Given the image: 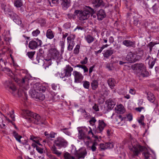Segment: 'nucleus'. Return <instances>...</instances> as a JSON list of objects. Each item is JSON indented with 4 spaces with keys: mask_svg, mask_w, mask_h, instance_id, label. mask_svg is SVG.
Instances as JSON below:
<instances>
[{
    "mask_svg": "<svg viewBox=\"0 0 159 159\" xmlns=\"http://www.w3.org/2000/svg\"><path fill=\"white\" fill-rule=\"evenodd\" d=\"M23 113L26 119H29L30 121L33 118V122L37 125H45L46 122L44 119L41 118L39 115L36 113L31 112L28 110H24L23 111Z\"/></svg>",
    "mask_w": 159,
    "mask_h": 159,
    "instance_id": "nucleus-1",
    "label": "nucleus"
},
{
    "mask_svg": "<svg viewBox=\"0 0 159 159\" xmlns=\"http://www.w3.org/2000/svg\"><path fill=\"white\" fill-rule=\"evenodd\" d=\"M93 10L89 7H86L83 11L76 10L74 12L75 16L78 15V17L81 20H84L88 19L90 14L93 13Z\"/></svg>",
    "mask_w": 159,
    "mask_h": 159,
    "instance_id": "nucleus-2",
    "label": "nucleus"
},
{
    "mask_svg": "<svg viewBox=\"0 0 159 159\" xmlns=\"http://www.w3.org/2000/svg\"><path fill=\"white\" fill-rule=\"evenodd\" d=\"M132 69L138 71L140 76L143 77L148 76L149 73L146 71V67L142 63L136 64L132 66Z\"/></svg>",
    "mask_w": 159,
    "mask_h": 159,
    "instance_id": "nucleus-3",
    "label": "nucleus"
},
{
    "mask_svg": "<svg viewBox=\"0 0 159 159\" xmlns=\"http://www.w3.org/2000/svg\"><path fill=\"white\" fill-rule=\"evenodd\" d=\"M54 143L55 146L59 148L66 147L67 145V142L66 140L61 137L57 138L54 141Z\"/></svg>",
    "mask_w": 159,
    "mask_h": 159,
    "instance_id": "nucleus-4",
    "label": "nucleus"
},
{
    "mask_svg": "<svg viewBox=\"0 0 159 159\" xmlns=\"http://www.w3.org/2000/svg\"><path fill=\"white\" fill-rule=\"evenodd\" d=\"M87 154L86 149L84 148L79 149L76 150L74 152L75 157L76 159L84 158Z\"/></svg>",
    "mask_w": 159,
    "mask_h": 159,
    "instance_id": "nucleus-5",
    "label": "nucleus"
},
{
    "mask_svg": "<svg viewBox=\"0 0 159 159\" xmlns=\"http://www.w3.org/2000/svg\"><path fill=\"white\" fill-rule=\"evenodd\" d=\"M133 148H130V150L133 151L134 156H138L140 152L145 150L146 148L143 146H140L137 143L132 145Z\"/></svg>",
    "mask_w": 159,
    "mask_h": 159,
    "instance_id": "nucleus-6",
    "label": "nucleus"
},
{
    "mask_svg": "<svg viewBox=\"0 0 159 159\" xmlns=\"http://www.w3.org/2000/svg\"><path fill=\"white\" fill-rule=\"evenodd\" d=\"M42 44V42L38 39H35V40L30 41L29 43V47L31 49L34 50L38 47L40 46Z\"/></svg>",
    "mask_w": 159,
    "mask_h": 159,
    "instance_id": "nucleus-7",
    "label": "nucleus"
},
{
    "mask_svg": "<svg viewBox=\"0 0 159 159\" xmlns=\"http://www.w3.org/2000/svg\"><path fill=\"white\" fill-rule=\"evenodd\" d=\"M31 97L39 101H43L45 98V96L41 93H38L35 91H31L30 92Z\"/></svg>",
    "mask_w": 159,
    "mask_h": 159,
    "instance_id": "nucleus-8",
    "label": "nucleus"
},
{
    "mask_svg": "<svg viewBox=\"0 0 159 159\" xmlns=\"http://www.w3.org/2000/svg\"><path fill=\"white\" fill-rule=\"evenodd\" d=\"M33 90L32 91H35L37 92L39 91L40 92H45L46 88L45 86L40 84L39 83H36L32 84Z\"/></svg>",
    "mask_w": 159,
    "mask_h": 159,
    "instance_id": "nucleus-9",
    "label": "nucleus"
},
{
    "mask_svg": "<svg viewBox=\"0 0 159 159\" xmlns=\"http://www.w3.org/2000/svg\"><path fill=\"white\" fill-rule=\"evenodd\" d=\"M73 75L75 78V82L79 83L83 80L84 77L83 75L80 72L74 71L73 72Z\"/></svg>",
    "mask_w": 159,
    "mask_h": 159,
    "instance_id": "nucleus-10",
    "label": "nucleus"
},
{
    "mask_svg": "<svg viewBox=\"0 0 159 159\" xmlns=\"http://www.w3.org/2000/svg\"><path fill=\"white\" fill-rule=\"evenodd\" d=\"M6 85L7 89L12 93L13 94L16 89V87L12 82L9 81H6Z\"/></svg>",
    "mask_w": 159,
    "mask_h": 159,
    "instance_id": "nucleus-11",
    "label": "nucleus"
},
{
    "mask_svg": "<svg viewBox=\"0 0 159 159\" xmlns=\"http://www.w3.org/2000/svg\"><path fill=\"white\" fill-rule=\"evenodd\" d=\"M73 70V68L70 65H66L63 71L64 75L63 76H66V77H70L71 75V72Z\"/></svg>",
    "mask_w": 159,
    "mask_h": 159,
    "instance_id": "nucleus-12",
    "label": "nucleus"
},
{
    "mask_svg": "<svg viewBox=\"0 0 159 159\" xmlns=\"http://www.w3.org/2000/svg\"><path fill=\"white\" fill-rule=\"evenodd\" d=\"M125 59L130 63L135 62L136 60L135 54L131 52H129L126 56Z\"/></svg>",
    "mask_w": 159,
    "mask_h": 159,
    "instance_id": "nucleus-13",
    "label": "nucleus"
},
{
    "mask_svg": "<svg viewBox=\"0 0 159 159\" xmlns=\"http://www.w3.org/2000/svg\"><path fill=\"white\" fill-rule=\"evenodd\" d=\"M106 126V124L103 120H99L98 125L96 130V132L99 133L102 132Z\"/></svg>",
    "mask_w": 159,
    "mask_h": 159,
    "instance_id": "nucleus-14",
    "label": "nucleus"
},
{
    "mask_svg": "<svg viewBox=\"0 0 159 159\" xmlns=\"http://www.w3.org/2000/svg\"><path fill=\"white\" fill-rule=\"evenodd\" d=\"M51 57L53 59H57L58 58L59 54L58 52L56 49H52L50 50Z\"/></svg>",
    "mask_w": 159,
    "mask_h": 159,
    "instance_id": "nucleus-15",
    "label": "nucleus"
},
{
    "mask_svg": "<svg viewBox=\"0 0 159 159\" xmlns=\"http://www.w3.org/2000/svg\"><path fill=\"white\" fill-rule=\"evenodd\" d=\"M39 54H38L36 58L34 61V63L36 64H38L39 63L43 64L44 63L43 60L40 58L41 57L42 58V57H41L40 55V53L42 54L43 52L42 49L39 50Z\"/></svg>",
    "mask_w": 159,
    "mask_h": 159,
    "instance_id": "nucleus-16",
    "label": "nucleus"
},
{
    "mask_svg": "<svg viewBox=\"0 0 159 159\" xmlns=\"http://www.w3.org/2000/svg\"><path fill=\"white\" fill-rule=\"evenodd\" d=\"M115 111L117 114H123L125 111L124 107L122 104L117 105L115 108Z\"/></svg>",
    "mask_w": 159,
    "mask_h": 159,
    "instance_id": "nucleus-17",
    "label": "nucleus"
},
{
    "mask_svg": "<svg viewBox=\"0 0 159 159\" xmlns=\"http://www.w3.org/2000/svg\"><path fill=\"white\" fill-rule=\"evenodd\" d=\"M155 59H153L152 57H151L149 56H148L147 57L146 60L148 61V64L150 68H152L155 62Z\"/></svg>",
    "mask_w": 159,
    "mask_h": 159,
    "instance_id": "nucleus-18",
    "label": "nucleus"
},
{
    "mask_svg": "<svg viewBox=\"0 0 159 159\" xmlns=\"http://www.w3.org/2000/svg\"><path fill=\"white\" fill-rule=\"evenodd\" d=\"M3 70L5 71L8 72H9V75L11 76V77L13 80L16 82H18L19 80L13 74L10 69L8 68H4Z\"/></svg>",
    "mask_w": 159,
    "mask_h": 159,
    "instance_id": "nucleus-19",
    "label": "nucleus"
},
{
    "mask_svg": "<svg viewBox=\"0 0 159 159\" xmlns=\"http://www.w3.org/2000/svg\"><path fill=\"white\" fill-rule=\"evenodd\" d=\"M106 14L102 9L100 10L97 13L98 19L99 20H102L106 16Z\"/></svg>",
    "mask_w": 159,
    "mask_h": 159,
    "instance_id": "nucleus-20",
    "label": "nucleus"
},
{
    "mask_svg": "<svg viewBox=\"0 0 159 159\" xmlns=\"http://www.w3.org/2000/svg\"><path fill=\"white\" fill-rule=\"evenodd\" d=\"M61 6L64 9H67L70 6V0H62Z\"/></svg>",
    "mask_w": 159,
    "mask_h": 159,
    "instance_id": "nucleus-21",
    "label": "nucleus"
},
{
    "mask_svg": "<svg viewBox=\"0 0 159 159\" xmlns=\"http://www.w3.org/2000/svg\"><path fill=\"white\" fill-rule=\"evenodd\" d=\"M122 43L127 47H134L135 42L131 41L130 40H125Z\"/></svg>",
    "mask_w": 159,
    "mask_h": 159,
    "instance_id": "nucleus-22",
    "label": "nucleus"
},
{
    "mask_svg": "<svg viewBox=\"0 0 159 159\" xmlns=\"http://www.w3.org/2000/svg\"><path fill=\"white\" fill-rule=\"evenodd\" d=\"M106 103L107 105L108 108L109 109H112L116 104V102L114 100L111 99L107 100Z\"/></svg>",
    "mask_w": 159,
    "mask_h": 159,
    "instance_id": "nucleus-23",
    "label": "nucleus"
},
{
    "mask_svg": "<svg viewBox=\"0 0 159 159\" xmlns=\"http://www.w3.org/2000/svg\"><path fill=\"white\" fill-rule=\"evenodd\" d=\"M103 53V56L104 57L108 58L113 53L114 50L108 49L105 50Z\"/></svg>",
    "mask_w": 159,
    "mask_h": 159,
    "instance_id": "nucleus-24",
    "label": "nucleus"
},
{
    "mask_svg": "<svg viewBox=\"0 0 159 159\" xmlns=\"http://www.w3.org/2000/svg\"><path fill=\"white\" fill-rule=\"evenodd\" d=\"M145 159H152L153 154L152 155L148 151H144L142 154Z\"/></svg>",
    "mask_w": 159,
    "mask_h": 159,
    "instance_id": "nucleus-25",
    "label": "nucleus"
},
{
    "mask_svg": "<svg viewBox=\"0 0 159 159\" xmlns=\"http://www.w3.org/2000/svg\"><path fill=\"white\" fill-rule=\"evenodd\" d=\"M12 18L13 20L16 24L20 25L22 23V21L20 18L17 15L15 14L13 15Z\"/></svg>",
    "mask_w": 159,
    "mask_h": 159,
    "instance_id": "nucleus-26",
    "label": "nucleus"
},
{
    "mask_svg": "<svg viewBox=\"0 0 159 159\" xmlns=\"http://www.w3.org/2000/svg\"><path fill=\"white\" fill-rule=\"evenodd\" d=\"M75 37V34H71L67 38V43H75L74 40Z\"/></svg>",
    "mask_w": 159,
    "mask_h": 159,
    "instance_id": "nucleus-27",
    "label": "nucleus"
},
{
    "mask_svg": "<svg viewBox=\"0 0 159 159\" xmlns=\"http://www.w3.org/2000/svg\"><path fill=\"white\" fill-rule=\"evenodd\" d=\"M46 37L48 39H52L54 37L53 32L50 29L47 30L46 34Z\"/></svg>",
    "mask_w": 159,
    "mask_h": 159,
    "instance_id": "nucleus-28",
    "label": "nucleus"
},
{
    "mask_svg": "<svg viewBox=\"0 0 159 159\" xmlns=\"http://www.w3.org/2000/svg\"><path fill=\"white\" fill-rule=\"evenodd\" d=\"M85 39L88 43H90L94 41L95 38L91 35L88 34L85 36Z\"/></svg>",
    "mask_w": 159,
    "mask_h": 159,
    "instance_id": "nucleus-29",
    "label": "nucleus"
},
{
    "mask_svg": "<svg viewBox=\"0 0 159 159\" xmlns=\"http://www.w3.org/2000/svg\"><path fill=\"white\" fill-rule=\"evenodd\" d=\"M109 86L111 89H113L115 86L116 82L115 80L113 78L109 79L107 81Z\"/></svg>",
    "mask_w": 159,
    "mask_h": 159,
    "instance_id": "nucleus-30",
    "label": "nucleus"
},
{
    "mask_svg": "<svg viewBox=\"0 0 159 159\" xmlns=\"http://www.w3.org/2000/svg\"><path fill=\"white\" fill-rule=\"evenodd\" d=\"M93 6L96 7H98L101 5H103V1L102 0H93Z\"/></svg>",
    "mask_w": 159,
    "mask_h": 159,
    "instance_id": "nucleus-31",
    "label": "nucleus"
},
{
    "mask_svg": "<svg viewBox=\"0 0 159 159\" xmlns=\"http://www.w3.org/2000/svg\"><path fill=\"white\" fill-rule=\"evenodd\" d=\"M91 85L93 90H95L98 86V81L96 80H93L91 83Z\"/></svg>",
    "mask_w": 159,
    "mask_h": 159,
    "instance_id": "nucleus-32",
    "label": "nucleus"
},
{
    "mask_svg": "<svg viewBox=\"0 0 159 159\" xmlns=\"http://www.w3.org/2000/svg\"><path fill=\"white\" fill-rule=\"evenodd\" d=\"M78 137L79 139H84L86 137V135L83 132L82 129L79 130Z\"/></svg>",
    "mask_w": 159,
    "mask_h": 159,
    "instance_id": "nucleus-33",
    "label": "nucleus"
},
{
    "mask_svg": "<svg viewBox=\"0 0 159 159\" xmlns=\"http://www.w3.org/2000/svg\"><path fill=\"white\" fill-rule=\"evenodd\" d=\"M148 99L150 102H153L155 100V97L153 94L151 92L147 93Z\"/></svg>",
    "mask_w": 159,
    "mask_h": 159,
    "instance_id": "nucleus-34",
    "label": "nucleus"
},
{
    "mask_svg": "<svg viewBox=\"0 0 159 159\" xmlns=\"http://www.w3.org/2000/svg\"><path fill=\"white\" fill-rule=\"evenodd\" d=\"M51 149L53 153L57 155L58 156H60L61 155V152H60L57 150L55 145H53L51 148Z\"/></svg>",
    "mask_w": 159,
    "mask_h": 159,
    "instance_id": "nucleus-35",
    "label": "nucleus"
},
{
    "mask_svg": "<svg viewBox=\"0 0 159 159\" xmlns=\"http://www.w3.org/2000/svg\"><path fill=\"white\" fill-rule=\"evenodd\" d=\"M51 149L53 153L57 155L58 156H60L61 155V152H60L57 150L55 145H53L51 148Z\"/></svg>",
    "mask_w": 159,
    "mask_h": 159,
    "instance_id": "nucleus-36",
    "label": "nucleus"
},
{
    "mask_svg": "<svg viewBox=\"0 0 159 159\" xmlns=\"http://www.w3.org/2000/svg\"><path fill=\"white\" fill-rule=\"evenodd\" d=\"M138 16L137 15L134 16V24L136 26H139L141 23V21L138 17Z\"/></svg>",
    "mask_w": 159,
    "mask_h": 159,
    "instance_id": "nucleus-37",
    "label": "nucleus"
},
{
    "mask_svg": "<svg viewBox=\"0 0 159 159\" xmlns=\"http://www.w3.org/2000/svg\"><path fill=\"white\" fill-rule=\"evenodd\" d=\"M4 119V116L0 113V127L2 128H4L5 126V125L3 123Z\"/></svg>",
    "mask_w": 159,
    "mask_h": 159,
    "instance_id": "nucleus-38",
    "label": "nucleus"
},
{
    "mask_svg": "<svg viewBox=\"0 0 159 159\" xmlns=\"http://www.w3.org/2000/svg\"><path fill=\"white\" fill-rule=\"evenodd\" d=\"M64 159H74L75 157L71 155L70 154L67 152H66L63 154Z\"/></svg>",
    "mask_w": 159,
    "mask_h": 159,
    "instance_id": "nucleus-39",
    "label": "nucleus"
},
{
    "mask_svg": "<svg viewBox=\"0 0 159 159\" xmlns=\"http://www.w3.org/2000/svg\"><path fill=\"white\" fill-rule=\"evenodd\" d=\"M13 135L18 141L20 143H21L20 139L22 138L21 136L19 135L15 131L13 132Z\"/></svg>",
    "mask_w": 159,
    "mask_h": 159,
    "instance_id": "nucleus-40",
    "label": "nucleus"
},
{
    "mask_svg": "<svg viewBox=\"0 0 159 159\" xmlns=\"http://www.w3.org/2000/svg\"><path fill=\"white\" fill-rule=\"evenodd\" d=\"M116 123L119 124L120 123V121H121L123 120L124 118L122 117L121 115H117L116 117Z\"/></svg>",
    "mask_w": 159,
    "mask_h": 159,
    "instance_id": "nucleus-41",
    "label": "nucleus"
},
{
    "mask_svg": "<svg viewBox=\"0 0 159 159\" xmlns=\"http://www.w3.org/2000/svg\"><path fill=\"white\" fill-rule=\"evenodd\" d=\"M117 153L118 154H120L121 155L119 156V157L120 158H122L123 157H124L125 156V154L124 152L123 151L122 148H121V149L120 148H118L117 149Z\"/></svg>",
    "mask_w": 159,
    "mask_h": 159,
    "instance_id": "nucleus-42",
    "label": "nucleus"
},
{
    "mask_svg": "<svg viewBox=\"0 0 159 159\" xmlns=\"http://www.w3.org/2000/svg\"><path fill=\"white\" fill-rule=\"evenodd\" d=\"M45 135L48 138H54L55 137V133L53 132H51L50 134H48L47 132H45Z\"/></svg>",
    "mask_w": 159,
    "mask_h": 159,
    "instance_id": "nucleus-43",
    "label": "nucleus"
},
{
    "mask_svg": "<svg viewBox=\"0 0 159 159\" xmlns=\"http://www.w3.org/2000/svg\"><path fill=\"white\" fill-rule=\"evenodd\" d=\"M18 93L19 96H25L26 99H27V95L25 92L21 91V90L20 89L18 91Z\"/></svg>",
    "mask_w": 159,
    "mask_h": 159,
    "instance_id": "nucleus-44",
    "label": "nucleus"
},
{
    "mask_svg": "<svg viewBox=\"0 0 159 159\" xmlns=\"http://www.w3.org/2000/svg\"><path fill=\"white\" fill-rule=\"evenodd\" d=\"M14 4L16 7H19L22 6V3L21 0H16Z\"/></svg>",
    "mask_w": 159,
    "mask_h": 159,
    "instance_id": "nucleus-45",
    "label": "nucleus"
},
{
    "mask_svg": "<svg viewBox=\"0 0 159 159\" xmlns=\"http://www.w3.org/2000/svg\"><path fill=\"white\" fill-rule=\"evenodd\" d=\"M83 86L85 88L89 89L90 87V83L87 81H83Z\"/></svg>",
    "mask_w": 159,
    "mask_h": 159,
    "instance_id": "nucleus-46",
    "label": "nucleus"
},
{
    "mask_svg": "<svg viewBox=\"0 0 159 159\" xmlns=\"http://www.w3.org/2000/svg\"><path fill=\"white\" fill-rule=\"evenodd\" d=\"M80 47V46L79 44H77L76 46V47L73 51L74 53L75 54H77L79 53Z\"/></svg>",
    "mask_w": 159,
    "mask_h": 159,
    "instance_id": "nucleus-47",
    "label": "nucleus"
},
{
    "mask_svg": "<svg viewBox=\"0 0 159 159\" xmlns=\"http://www.w3.org/2000/svg\"><path fill=\"white\" fill-rule=\"evenodd\" d=\"M37 137H35L34 136L31 135L30 136V139L32 140L36 143H39V141L37 139Z\"/></svg>",
    "mask_w": 159,
    "mask_h": 159,
    "instance_id": "nucleus-48",
    "label": "nucleus"
},
{
    "mask_svg": "<svg viewBox=\"0 0 159 159\" xmlns=\"http://www.w3.org/2000/svg\"><path fill=\"white\" fill-rule=\"evenodd\" d=\"M98 143L96 142H94L92 146L90 147L91 149L93 151H95L96 150V146L97 145Z\"/></svg>",
    "mask_w": 159,
    "mask_h": 159,
    "instance_id": "nucleus-49",
    "label": "nucleus"
},
{
    "mask_svg": "<svg viewBox=\"0 0 159 159\" xmlns=\"http://www.w3.org/2000/svg\"><path fill=\"white\" fill-rule=\"evenodd\" d=\"M68 46L67 47V50L69 51H71L73 49V48L74 46L75 43H67Z\"/></svg>",
    "mask_w": 159,
    "mask_h": 159,
    "instance_id": "nucleus-50",
    "label": "nucleus"
},
{
    "mask_svg": "<svg viewBox=\"0 0 159 159\" xmlns=\"http://www.w3.org/2000/svg\"><path fill=\"white\" fill-rule=\"evenodd\" d=\"M106 144L107 149L112 148L114 147V145L112 143H106Z\"/></svg>",
    "mask_w": 159,
    "mask_h": 159,
    "instance_id": "nucleus-51",
    "label": "nucleus"
},
{
    "mask_svg": "<svg viewBox=\"0 0 159 159\" xmlns=\"http://www.w3.org/2000/svg\"><path fill=\"white\" fill-rule=\"evenodd\" d=\"M40 33V31L37 29L33 31L32 32V34L34 36H36Z\"/></svg>",
    "mask_w": 159,
    "mask_h": 159,
    "instance_id": "nucleus-52",
    "label": "nucleus"
},
{
    "mask_svg": "<svg viewBox=\"0 0 159 159\" xmlns=\"http://www.w3.org/2000/svg\"><path fill=\"white\" fill-rule=\"evenodd\" d=\"M154 45V43L151 42L149 43L148 45V47L149 48V52H151L152 51V47Z\"/></svg>",
    "mask_w": 159,
    "mask_h": 159,
    "instance_id": "nucleus-53",
    "label": "nucleus"
},
{
    "mask_svg": "<svg viewBox=\"0 0 159 159\" xmlns=\"http://www.w3.org/2000/svg\"><path fill=\"white\" fill-rule=\"evenodd\" d=\"M52 89L54 90H56L57 89H59V85L55 83L52 84Z\"/></svg>",
    "mask_w": 159,
    "mask_h": 159,
    "instance_id": "nucleus-54",
    "label": "nucleus"
},
{
    "mask_svg": "<svg viewBox=\"0 0 159 159\" xmlns=\"http://www.w3.org/2000/svg\"><path fill=\"white\" fill-rule=\"evenodd\" d=\"M35 54V52H29L27 54L30 59L32 58Z\"/></svg>",
    "mask_w": 159,
    "mask_h": 159,
    "instance_id": "nucleus-55",
    "label": "nucleus"
},
{
    "mask_svg": "<svg viewBox=\"0 0 159 159\" xmlns=\"http://www.w3.org/2000/svg\"><path fill=\"white\" fill-rule=\"evenodd\" d=\"M106 143H101L100 145V147L101 149L104 150L107 149Z\"/></svg>",
    "mask_w": 159,
    "mask_h": 159,
    "instance_id": "nucleus-56",
    "label": "nucleus"
},
{
    "mask_svg": "<svg viewBox=\"0 0 159 159\" xmlns=\"http://www.w3.org/2000/svg\"><path fill=\"white\" fill-rule=\"evenodd\" d=\"M36 150L40 154H42L43 153V149L39 147H37L36 148Z\"/></svg>",
    "mask_w": 159,
    "mask_h": 159,
    "instance_id": "nucleus-57",
    "label": "nucleus"
},
{
    "mask_svg": "<svg viewBox=\"0 0 159 159\" xmlns=\"http://www.w3.org/2000/svg\"><path fill=\"white\" fill-rule=\"evenodd\" d=\"M88 62V58L86 57L83 60L80 61V63L82 64H86Z\"/></svg>",
    "mask_w": 159,
    "mask_h": 159,
    "instance_id": "nucleus-58",
    "label": "nucleus"
},
{
    "mask_svg": "<svg viewBox=\"0 0 159 159\" xmlns=\"http://www.w3.org/2000/svg\"><path fill=\"white\" fill-rule=\"evenodd\" d=\"M107 68L109 70H112L114 69V68L111 64H107Z\"/></svg>",
    "mask_w": 159,
    "mask_h": 159,
    "instance_id": "nucleus-59",
    "label": "nucleus"
},
{
    "mask_svg": "<svg viewBox=\"0 0 159 159\" xmlns=\"http://www.w3.org/2000/svg\"><path fill=\"white\" fill-rule=\"evenodd\" d=\"M129 92L132 95H134L135 94V90L133 89H129Z\"/></svg>",
    "mask_w": 159,
    "mask_h": 159,
    "instance_id": "nucleus-60",
    "label": "nucleus"
},
{
    "mask_svg": "<svg viewBox=\"0 0 159 159\" xmlns=\"http://www.w3.org/2000/svg\"><path fill=\"white\" fill-rule=\"evenodd\" d=\"M93 108L96 111H98L99 110L98 107V105L96 104H95L93 107Z\"/></svg>",
    "mask_w": 159,
    "mask_h": 159,
    "instance_id": "nucleus-61",
    "label": "nucleus"
},
{
    "mask_svg": "<svg viewBox=\"0 0 159 159\" xmlns=\"http://www.w3.org/2000/svg\"><path fill=\"white\" fill-rule=\"evenodd\" d=\"M96 120H95V119L94 118H92L90 120L89 122L90 123V124H92V125H93L94 123L96 122Z\"/></svg>",
    "mask_w": 159,
    "mask_h": 159,
    "instance_id": "nucleus-62",
    "label": "nucleus"
},
{
    "mask_svg": "<svg viewBox=\"0 0 159 159\" xmlns=\"http://www.w3.org/2000/svg\"><path fill=\"white\" fill-rule=\"evenodd\" d=\"M84 28L80 26H77L76 28L74 30V31H76V30H83Z\"/></svg>",
    "mask_w": 159,
    "mask_h": 159,
    "instance_id": "nucleus-63",
    "label": "nucleus"
},
{
    "mask_svg": "<svg viewBox=\"0 0 159 159\" xmlns=\"http://www.w3.org/2000/svg\"><path fill=\"white\" fill-rule=\"evenodd\" d=\"M127 118L129 121H131L132 120V116L131 114H129L127 116Z\"/></svg>",
    "mask_w": 159,
    "mask_h": 159,
    "instance_id": "nucleus-64",
    "label": "nucleus"
}]
</instances>
